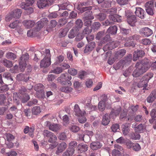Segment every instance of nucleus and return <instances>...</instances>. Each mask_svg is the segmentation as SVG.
<instances>
[{"label":"nucleus","mask_w":156,"mask_h":156,"mask_svg":"<svg viewBox=\"0 0 156 156\" xmlns=\"http://www.w3.org/2000/svg\"><path fill=\"white\" fill-rule=\"evenodd\" d=\"M90 2L89 1L80 2L78 4L77 9L81 12H83L87 11L85 13V19H93L94 17L92 14V12L90 10L92 7L88 6L90 5Z\"/></svg>","instance_id":"f257e3e1"},{"label":"nucleus","mask_w":156,"mask_h":156,"mask_svg":"<svg viewBox=\"0 0 156 156\" xmlns=\"http://www.w3.org/2000/svg\"><path fill=\"white\" fill-rule=\"evenodd\" d=\"M135 66L136 68L133 72L132 75L135 77H138L142 75L147 70L148 67L146 66L145 65L143 64L142 61L141 64L139 62H137Z\"/></svg>","instance_id":"f03ea898"},{"label":"nucleus","mask_w":156,"mask_h":156,"mask_svg":"<svg viewBox=\"0 0 156 156\" xmlns=\"http://www.w3.org/2000/svg\"><path fill=\"white\" fill-rule=\"evenodd\" d=\"M44 55L45 57L41 62L40 67L41 68L48 67L51 64V55L50 50L48 49H46Z\"/></svg>","instance_id":"7ed1b4c3"},{"label":"nucleus","mask_w":156,"mask_h":156,"mask_svg":"<svg viewBox=\"0 0 156 156\" xmlns=\"http://www.w3.org/2000/svg\"><path fill=\"white\" fill-rule=\"evenodd\" d=\"M58 78L62 84L68 85L69 86L72 85V83L70 81L72 78L71 76L69 73H66L62 74Z\"/></svg>","instance_id":"20e7f679"},{"label":"nucleus","mask_w":156,"mask_h":156,"mask_svg":"<svg viewBox=\"0 0 156 156\" xmlns=\"http://www.w3.org/2000/svg\"><path fill=\"white\" fill-rule=\"evenodd\" d=\"M54 1V0H39L37 5L39 8H43L51 5Z\"/></svg>","instance_id":"39448f33"},{"label":"nucleus","mask_w":156,"mask_h":156,"mask_svg":"<svg viewBox=\"0 0 156 156\" xmlns=\"http://www.w3.org/2000/svg\"><path fill=\"white\" fill-rule=\"evenodd\" d=\"M29 58V55L27 53L22 55L20 58L19 66L20 68H22L21 71L24 70L26 65V61Z\"/></svg>","instance_id":"423d86ee"},{"label":"nucleus","mask_w":156,"mask_h":156,"mask_svg":"<svg viewBox=\"0 0 156 156\" xmlns=\"http://www.w3.org/2000/svg\"><path fill=\"white\" fill-rule=\"evenodd\" d=\"M143 64L145 65L146 66L148 67V70L151 67L154 69H156V61L153 60V61L151 62L150 60L147 59H144L142 60Z\"/></svg>","instance_id":"0eeeda50"},{"label":"nucleus","mask_w":156,"mask_h":156,"mask_svg":"<svg viewBox=\"0 0 156 156\" xmlns=\"http://www.w3.org/2000/svg\"><path fill=\"white\" fill-rule=\"evenodd\" d=\"M139 32L140 34L146 37L150 36L153 33L152 30L148 27H144L141 29Z\"/></svg>","instance_id":"6e6552de"},{"label":"nucleus","mask_w":156,"mask_h":156,"mask_svg":"<svg viewBox=\"0 0 156 156\" xmlns=\"http://www.w3.org/2000/svg\"><path fill=\"white\" fill-rule=\"evenodd\" d=\"M48 142L50 143H55L54 144H50V148L51 149H53L57 145L58 143L57 142H55L57 140V138L56 135L53 133L48 138Z\"/></svg>","instance_id":"1a4fd4ad"},{"label":"nucleus","mask_w":156,"mask_h":156,"mask_svg":"<svg viewBox=\"0 0 156 156\" xmlns=\"http://www.w3.org/2000/svg\"><path fill=\"white\" fill-rule=\"evenodd\" d=\"M95 46V43L94 42H91L86 45L84 50L85 53H89L91 52Z\"/></svg>","instance_id":"9d476101"},{"label":"nucleus","mask_w":156,"mask_h":156,"mask_svg":"<svg viewBox=\"0 0 156 156\" xmlns=\"http://www.w3.org/2000/svg\"><path fill=\"white\" fill-rule=\"evenodd\" d=\"M144 51L142 50H136L134 51L133 57V60L135 61L139 57H142L145 55Z\"/></svg>","instance_id":"9b49d317"},{"label":"nucleus","mask_w":156,"mask_h":156,"mask_svg":"<svg viewBox=\"0 0 156 156\" xmlns=\"http://www.w3.org/2000/svg\"><path fill=\"white\" fill-rule=\"evenodd\" d=\"M73 111L74 114L77 116H80L86 113L85 111H81L78 105L77 104L75 105Z\"/></svg>","instance_id":"f8f14e48"},{"label":"nucleus","mask_w":156,"mask_h":156,"mask_svg":"<svg viewBox=\"0 0 156 156\" xmlns=\"http://www.w3.org/2000/svg\"><path fill=\"white\" fill-rule=\"evenodd\" d=\"M121 111V107L119 106H117L112 109L110 112V116H112L113 118L114 115L115 116H117L119 115Z\"/></svg>","instance_id":"ddd939ff"},{"label":"nucleus","mask_w":156,"mask_h":156,"mask_svg":"<svg viewBox=\"0 0 156 156\" xmlns=\"http://www.w3.org/2000/svg\"><path fill=\"white\" fill-rule=\"evenodd\" d=\"M24 26L27 28H30L34 27L35 24V22L33 20H26L23 22Z\"/></svg>","instance_id":"4468645a"},{"label":"nucleus","mask_w":156,"mask_h":156,"mask_svg":"<svg viewBox=\"0 0 156 156\" xmlns=\"http://www.w3.org/2000/svg\"><path fill=\"white\" fill-rule=\"evenodd\" d=\"M112 117V116H110L108 113L105 114L103 117L102 124L104 126L107 125L110 121V117Z\"/></svg>","instance_id":"2eb2a0df"},{"label":"nucleus","mask_w":156,"mask_h":156,"mask_svg":"<svg viewBox=\"0 0 156 156\" xmlns=\"http://www.w3.org/2000/svg\"><path fill=\"white\" fill-rule=\"evenodd\" d=\"M144 10L139 7L136 8L135 13L136 15L141 19H144Z\"/></svg>","instance_id":"dca6fc26"},{"label":"nucleus","mask_w":156,"mask_h":156,"mask_svg":"<svg viewBox=\"0 0 156 156\" xmlns=\"http://www.w3.org/2000/svg\"><path fill=\"white\" fill-rule=\"evenodd\" d=\"M115 42H110L105 46L103 48L104 51H107L108 49H112L117 46V45H115Z\"/></svg>","instance_id":"f3484780"},{"label":"nucleus","mask_w":156,"mask_h":156,"mask_svg":"<svg viewBox=\"0 0 156 156\" xmlns=\"http://www.w3.org/2000/svg\"><path fill=\"white\" fill-rule=\"evenodd\" d=\"M67 144L64 142H62L59 144L57 148L56 153L58 154L59 153L62 152L66 147Z\"/></svg>","instance_id":"a211bd4d"},{"label":"nucleus","mask_w":156,"mask_h":156,"mask_svg":"<svg viewBox=\"0 0 156 156\" xmlns=\"http://www.w3.org/2000/svg\"><path fill=\"white\" fill-rule=\"evenodd\" d=\"M79 30L76 28H73L71 29L69 32L68 37L69 38H73L78 33Z\"/></svg>","instance_id":"6ab92c4d"},{"label":"nucleus","mask_w":156,"mask_h":156,"mask_svg":"<svg viewBox=\"0 0 156 156\" xmlns=\"http://www.w3.org/2000/svg\"><path fill=\"white\" fill-rule=\"evenodd\" d=\"M17 80L19 81H23L26 82L29 80V77L27 75L22 73H19L16 76Z\"/></svg>","instance_id":"aec40b11"},{"label":"nucleus","mask_w":156,"mask_h":156,"mask_svg":"<svg viewBox=\"0 0 156 156\" xmlns=\"http://www.w3.org/2000/svg\"><path fill=\"white\" fill-rule=\"evenodd\" d=\"M126 52L125 49L119 50L115 52V56L117 59L121 58L125 55Z\"/></svg>","instance_id":"412c9836"},{"label":"nucleus","mask_w":156,"mask_h":156,"mask_svg":"<svg viewBox=\"0 0 156 156\" xmlns=\"http://www.w3.org/2000/svg\"><path fill=\"white\" fill-rule=\"evenodd\" d=\"M156 98V92L153 91L147 98V101L149 103L153 102Z\"/></svg>","instance_id":"4be33fe9"},{"label":"nucleus","mask_w":156,"mask_h":156,"mask_svg":"<svg viewBox=\"0 0 156 156\" xmlns=\"http://www.w3.org/2000/svg\"><path fill=\"white\" fill-rule=\"evenodd\" d=\"M132 57V55L129 54L125 57L123 60H122L121 62L123 66L124 65H127L129 64L131 61Z\"/></svg>","instance_id":"5701e85b"},{"label":"nucleus","mask_w":156,"mask_h":156,"mask_svg":"<svg viewBox=\"0 0 156 156\" xmlns=\"http://www.w3.org/2000/svg\"><path fill=\"white\" fill-rule=\"evenodd\" d=\"M22 12L21 9H17L14 10L12 13L13 15V17L16 20L19 18L20 17Z\"/></svg>","instance_id":"b1692460"},{"label":"nucleus","mask_w":156,"mask_h":156,"mask_svg":"<svg viewBox=\"0 0 156 156\" xmlns=\"http://www.w3.org/2000/svg\"><path fill=\"white\" fill-rule=\"evenodd\" d=\"M122 127L123 134L124 135H127L129 131V124L125 123L122 125Z\"/></svg>","instance_id":"393cba45"},{"label":"nucleus","mask_w":156,"mask_h":156,"mask_svg":"<svg viewBox=\"0 0 156 156\" xmlns=\"http://www.w3.org/2000/svg\"><path fill=\"white\" fill-rule=\"evenodd\" d=\"M1 62L3 64V65L7 68H11L12 67L13 64L12 61L8 60L6 59H2Z\"/></svg>","instance_id":"a878e982"},{"label":"nucleus","mask_w":156,"mask_h":156,"mask_svg":"<svg viewBox=\"0 0 156 156\" xmlns=\"http://www.w3.org/2000/svg\"><path fill=\"white\" fill-rule=\"evenodd\" d=\"M78 149L81 153L86 151L88 149V146L86 144H80L78 146Z\"/></svg>","instance_id":"bb28decb"},{"label":"nucleus","mask_w":156,"mask_h":156,"mask_svg":"<svg viewBox=\"0 0 156 156\" xmlns=\"http://www.w3.org/2000/svg\"><path fill=\"white\" fill-rule=\"evenodd\" d=\"M117 30V28L116 26H111L107 30V32L114 35L115 34Z\"/></svg>","instance_id":"cd10ccee"},{"label":"nucleus","mask_w":156,"mask_h":156,"mask_svg":"<svg viewBox=\"0 0 156 156\" xmlns=\"http://www.w3.org/2000/svg\"><path fill=\"white\" fill-rule=\"evenodd\" d=\"M101 146V145L99 142H93L90 144V147L93 150L99 148Z\"/></svg>","instance_id":"c85d7f7f"},{"label":"nucleus","mask_w":156,"mask_h":156,"mask_svg":"<svg viewBox=\"0 0 156 156\" xmlns=\"http://www.w3.org/2000/svg\"><path fill=\"white\" fill-rule=\"evenodd\" d=\"M127 22L129 24L132 26L135 25L136 22V17L134 16H132L127 19Z\"/></svg>","instance_id":"c756f323"},{"label":"nucleus","mask_w":156,"mask_h":156,"mask_svg":"<svg viewBox=\"0 0 156 156\" xmlns=\"http://www.w3.org/2000/svg\"><path fill=\"white\" fill-rule=\"evenodd\" d=\"M61 128V126L58 124H51L49 129L51 131L56 132L60 129Z\"/></svg>","instance_id":"7c9ffc66"},{"label":"nucleus","mask_w":156,"mask_h":156,"mask_svg":"<svg viewBox=\"0 0 156 156\" xmlns=\"http://www.w3.org/2000/svg\"><path fill=\"white\" fill-rule=\"evenodd\" d=\"M5 140L7 141L10 142L13 140L15 137L14 136L9 133H5L4 135Z\"/></svg>","instance_id":"2f4dec72"},{"label":"nucleus","mask_w":156,"mask_h":156,"mask_svg":"<svg viewBox=\"0 0 156 156\" xmlns=\"http://www.w3.org/2000/svg\"><path fill=\"white\" fill-rule=\"evenodd\" d=\"M9 27L12 29H18L20 27V23L18 20H16L12 23H10Z\"/></svg>","instance_id":"473e14b6"},{"label":"nucleus","mask_w":156,"mask_h":156,"mask_svg":"<svg viewBox=\"0 0 156 156\" xmlns=\"http://www.w3.org/2000/svg\"><path fill=\"white\" fill-rule=\"evenodd\" d=\"M74 149L73 148H69L63 154V156H70L74 153Z\"/></svg>","instance_id":"72a5a7b5"},{"label":"nucleus","mask_w":156,"mask_h":156,"mask_svg":"<svg viewBox=\"0 0 156 156\" xmlns=\"http://www.w3.org/2000/svg\"><path fill=\"white\" fill-rule=\"evenodd\" d=\"M153 76V74L152 73H148L144 75L142 77L144 80L146 81V83H148L149 80Z\"/></svg>","instance_id":"f704fd0d"},{"label":"nucleus","mask_w":156,"mask_h":156,"mask_svg":"<svg viewBox=\"0 0 156 156\" xmlns=\"http://www.w3.org/2000/svg\"><path fill=\"white\" fill-rule=\"evenodd\" d=\"M136 125V123H134L133 126H134V127L135 128V130L136 132H142L144 129L143 125L140 124L138 125L137 127H135Z\"/></svg>","instance_id":"c9c22d12"},{"label":"nucleus","mask_w":156,"mask_h":156,"mask_svg":"<svg viewBox=\"0 0 156 156\" xmlns=\"http://www.w3.org/2000/svg\"><path fill=\"white\" fill-rule=\"evenodd\" d=\"M29 6H26L24 5H21V7L24 9L26 11V12L28 14H30L33 13L34 11L33 8L30 7H28Z\"/></svg>","instance_id":"e433bc0d"},{"label":"nucleus","mask_w":156,"mask_h":156,"mask_svg":"<svg viewBox=\"0 0 156 156\" xmlns=\"http://www.w3.org/2000/svg\"><path fill=\"white\" fill-rule=\"evenodd\" d=\"M140 36L137 34H135L133 36H129L126 38V40L127 41H137L140 38Z\"/></svg>","instance_id":"4c0bfd02"},{"label":"nucleus","mask_w":156,"mask_h":156,"mask_svg":"<svg viewBox=\"0 0 156 156\" xmlns=\"http://www.w3.org/2000/svg\"><path fill=\"white\" fill-rule=\"evenodd\" d=\"M76 26L73 28H76L77 30H79L83 27V23L82 20L80 19H78L75 22Z\"/></svg>","instance_id":"58836bf2"},{"label":"nucleus","mask_w":156,"mask_h":156,"mask_svg":"<svg viewBox=\"0 0 156 156\" xmlns=\"http://www.w3.org/2000/svg\"><path fill=\"white\" fill-rule=\"evenodd\" d=\"M70 86L68 85L67 86H65L62 87L60 88V90L62 92L69 93L72 91L73 89Z\"/></svg>","instance_id":"ea45409f"},{"label":"nucleus","mask_w":156,"mask_h":156,"mask_svg":"<svg viewBox=\"0 0 156 156\" xmlns=\"http://www.w3.org/2000/svg\"><path fill=\"white\" fill-rule=\"evenodd\" d=\"M6 57L9 59L14 60L16 58V55L12 52H8L6 53L5 55Z\"/></svg>","instance_id":"a19ab883"},{"label":"nucleus","mask_w":156,"mask_h":156,"mask_svg":"<svg viewBox=\"0 0 156 156\" xmlns=\"http://www.w3.org/2000/svg\"><path fill=\"white\" fill-rule=\"evenodd\" d=\"M117 9L116 7H113L107 9L105 11V12L107 14H109L110 15L115 14L117 12Z\"/></svg>","instance_id":"79ce46f5"},{"label":"nucleus","mask_w":156,"mask_h":156,"mask_svg":"<svg viewBox=\"0 0 156 156\" xmlns=\"http://www.w3.org/2000/svg\"><path fill=\"white\" fill-rule=\"evenodd\" d=\"M85 108L86 109L90 111L95 110L96 109V106L92 105L90 103H88L86 104Z\"/></svg>","instance_id":"37998d69"},{"label":"nucleus","mask_w":156,"mask_h":156,"mask_svg":"<svg viewBox=\"0 0 156 156\" xmlns=\"http://www.w3.org/2000/svg\"><path fill=\"white\" fill-rule=\"evenodd\" d=\"M41 112V110L39 106H35L32 109V113L34 115H37Z\"/></svg>","instance_id":"c03bdc74"},{"label":"nucleus","mask_w":156,"mask_h":156,"mask_svg":"<svg viewBox=\"0 0 156 156\" xmlns=\"http://www.w3.org/2000/svg\"><path fill=\"white\" fill-rule=\"evenodd\" d=\"M118 16L115 14L110 15L109 16V19L110 21L113 22V24L114 22H119L120 20L117 18Z\"/></svg>","instance_id":"a18cd8bd"},{"label":"nucleus","mask_w":156,"mask_h":156,"mask_svg":"<svg viewBox=\"0 0 156 156\" xmlns=\"http://www.w3.org/2000/svg\"><path fill=\"white\" fill-rule=\"evenodd\" d=\"M146 81L144 80L142 78L138 84V86L139 88H141L143 87V89H144V88H145L147 86V83H146Z\"/></svg>","instance_id":"49530a36"},{"label":"nucleus","mask_w":156,"mask_h":156,"mask_svg":"<svg viewBox=\"0 0 156 156\" xmlns=\"http://www.w3.org/2000/svg\"><path fill=\"white\" fill-rule=\"evenodd\" d=\"M106 16L105 14L103 13H100L96 16V18L99 20L102 21L106 18Z\"/></svg>","instance_id":"de8ad7c7"},{"label":"nucleus","mask_w":156,"mask_h":156,"mask_svg":"<svg viewBox=\"0 0 156 156\" xmlns=\"http://www.w3.org/2000/svg\"><path fill=\"white\" fill-rule=\"evenodd\" d=\"M30 90H27L24 87L22 86L19 89V92L21 94H27V93H30Z\"/></svg>","instance_id":"09e8293b"},{"label":"nucleus","mask_w":156,"mask_h":156,"mask_svg":"<svg viewBox=\"0 0 156 156\" xmlns=\"http://www.w3.org/2000/svg\"><path fill=\"white\" fill-rule=\"evenodd\" d=\"M98 108L100 111H103L105 108V103L103 101H100L98 103Z\"/></svg>","instance_id":"8fccbe9b"},{"label":"nucleus","mask_w":156,"mask_h":156,"mask_svg":"<svg viewBox=\"0 0 156 156\" xmlns=\"http://www.w3.org/2000/svg\"><path fill=\"white\" fill-rule=\"evenodd\" d=\"M62 71L63 70L61 67H58L55 69L51 70L50 71V73L58 74L62 73Z\"/></svg>","instance_id":"3c124183"},{"label":"nucleus","mask_w":156,"mask_h":156,"mask_svg":"<svg viewBox=\"0 0 156 156\" xmlns=\"http://www.w3.org/2000/svg\"><path fill=\"white\" fill-rule=\"evenodd\" d=\"M154 2L152 1H150L147 2L145 5V9L154 8Z\"/></svg>","instance_id":"603ef678"},{"label":"nucleus","mask_w":156,"mask_h":156,"mask_svg":"<svg viewBox=\"0 0 156 156\" xmlns=\"http://www.w3.org/2000/svg\"><path fill=\"white\" fill-rule=\"evenodd\" d=\"M53 133L49 131L48 130H44L43 132V134L45 137L48 138L50 137Z\"/></svg>","instance_id":"864d4df0"},{"label":"nucleus","mask_w":156,"mask_h":156,"mask_svg":"<svg viewBox=\"0 0 156 156\" xmlns=\"http://www.w3.org/2000/svg\"><path fill=\"white\" fill-rule=\"evenodd\" d=\"M84 115L85 114H83L80 116H78L79 118L78 119V120L80 123H83L87 121V119L85 117Z\"/></svg>","instance_id":"5fc2aeb1"},{"label":"nucleus","mask_w":156,"mask_h":156,"mask_svg":"<svg viewBox=\"0 0 156 156\" xmlns=\"http://www.w3.org/2000/svg\"><path fill=\"white\" fill-rule=\"evenodd\" d=\"M69 114L68 113V115H65L62 117V119L64 125H65L69 123Z\"/></svg>","instance_id":"6e6d98bb"},{"label":"nucleus","mask_w":156,"mask_h":156,"mask_svg":"<svg viewBox=\"0 0 156 156\" xmlns=\"http://www.w3.org/2000/svg\"><path fill=\"white\" fill-rule=\"evenodd\" d=\"M92 32V30L90 29L88 27H86L84 28V29L82 32V34L85 35L86 34H88Z\"/></svg>","instance_id":"4d7b16f0"},{"label":"nucleus","mask_w":156,"mask_h":156,"mask_svg":"<svg viewBox=\"0 0 156 156\" xmlns=\"http://www.w3.org/2000/svg\"><path fill=\"white\" fill-rule=\"evenodd\" d=\"M35 2V0H26L25 3L23 2L21 5H24L26 6H29L32 5Z\"/></svg>","instance_id":"13d9d810"},{"label":"nucleus","mask_w":156,"mask_h":156,"mask_svg":"<svg viewBox=\"0 0 156 156\" xmlns=\"http://www.w3.org/2000/svg\"><path fill=\"white\" fill-rule=\"evenodd\" d=\"M110 35L109 34L106 35L101 41V43L103 44L105 42L110 40Z\"/></svg>","instance_id":"bf43d9fd"},{"label":"nucleus","mask_w":156,"mask_h":156,"mask_svg":"<svg viewBox=\"0 0 156 156\" xmlns=\"http://www.w3.org/2000/svg\"><path fill=\"white\" fill-rule=\"evenodd\" d=\"M64 59V57L62 55H60L57 57L56 61L55 64H56L62 62Z\"/></svg>","instance_id":"052dcab7"},{"label":"nucleus","mask_w":156,"mask_h":156,"mask_svg":"<svg viewBox=\"0 0 156 156\" xmlns=\"http://www.w3.org/2000/svg\"><path fill=\"white\" fill-rule=\"evenodd\" d=\"M117 3L121 6L126 5L128 2V0H116Z\"/></svg>","instance_id":"680f3d73"},{"label":"nucleus","mask_w":156,"mask_h":156,"mask_svg":"<svg viewBox=\"0 0 156 156\" xmlns=\"http://www.w3.org/2000/svg\"><path fill=\"white\" fill-rule=\"evenodd\" d=\"M151 41L148 38H145L142 40L141 43L145 45H147L151 43Z\"/></svg>","instance_id":"e2e57ef3"},{"label":"nucleus","mask_w":156,"mask_h":156,"mask_svg":"<svg viewBox=\"0 0 156 156\" xmlns=\"http://www.w3.org/2000/svg\"><path fill=\"white\" fill-rule=\"evenodd\" d=\"M24 94L23 98L21 99V101L23 103L27 102L30 98L29 95L27 94Z\"/></svg>","instance_id":"0e129e2a"},{"label":"nucleus","mask_w":156,"mask_h":156,"mask_svg":"<svg viewBox=\"0 0 156 156\" xmlns=\"http://www.w3.org/2000/svg\"><path fill=\"white\" fill-rule=\"evenodd\" d=\"M112 129L114 132L118 131L119 130V124H115L113 125L112 127Z\"/></svg>","instance_id":"69168bd1"},{"label":"nucleus","mask_w":156,"mask_h":156,"mask_svg":"<svg viewBox=\"0 0 156 156\" xmlns=\"http://www.w3.org/2000/svg\"><path fill=\"white\" fill-rule=\"evenodd\" d=\"M141 148L140 145L136 143H134L132 149L135 151H139Z\"/></svg>","instance_id":"338daca9"},{"label":"nucleus","mask_w":156,"mask_h":156,"mask_svg":"<svg viewBox=\"0 0 156 156\" xmlns=\"http://www.w3.org/2000/svg\"><path fill=\"white\" fill-rule=\"evenodd\" d=\"M70 129L73 132H77L79 130L80 128L77 126L73 125L70 127Z\"/></svg>","instance_id":"774afa93"}]
</instances>
